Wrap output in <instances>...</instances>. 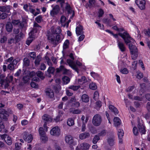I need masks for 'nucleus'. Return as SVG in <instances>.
Segmentation results:
<instances>
[{
  "label": "nucleus",
  "mask_w": 150,
  "mask_h": 150,
  "mask_svg": "<svg viewBox=\"0 0 150 150\" xmlns=\"http://www.w3.org/2000/svg\"><path fill=\"white\" fill-rule=\"evenodd\" d=\"M55 70V69L54 67H49L47 70V72L49 74V75H48V76L50 77V74H54Z\"/></svg>",
  "instance_id": "nucleus-35"
},
{
  "label": "nucleus",
  "mask_w": 150,
  "mask_h": 150,
  "mask_svg": "<svg viewBox=\"0 0 150 150\" xmlns=\"http://www.w3.org/2000/svg\"><path fill=\"white\" fill-rule=\"evenodd\" d=\"M6 27L7 31L8 32L11 31L13 28L12 25L10 22H8L6 24Z\"/></svg>",
  "instance_id": "nucleus-30"
},
{
  "label": "nucleus",
  "mask_w": 150,
  "mask_h": 150,
  "mask_svg": "<svg viewBox=\"0 0 150 150\" xmlns=\"http://www.w3.org/2000/svg\"><path fill=\"white\" fill-rule=\"evenodd\" d=\"M114 124L115 127H117L120 125L121 121L117 117H115L113 119Z\"/></svg>",
  "instance_id": "nucleus-25"
},
{
  "label": "nucleus",
  "mask_w": 150,
  "mask_h": 150,
  "mask_svg": "<svg viewBox=\"0 0 150 150\" xmlns=\"http://www.w3.org/2000/svg\"><path fill=\"white\" fill-rule=\"evenodd\" d=\"M46 93L47 96L50 98H52L54 96V93L52 90L50 88H48L46 90Z\"/></svg>",
  "instance_id": "nucleus-22"
},
{
  "label": "nucleus",
  "mask_w": 150,
  "mask_h": 150,
  "mask_svg": "<svg viewBox=\"0 0 150 150\" xmlns=\"http://www.w3.org/2000/svg\"><path fill=\"white\" fill-rule=\"evenodd\" d=\"M23 67H27L29 66L30 63V61L29 59L25 57L23 59Z\"/></svg>",
  "instance_id": "nucleus-21"
},
{
  "label": "nucleus",
  "mask_w": 150,
  "mask_h": 150,
  "mask_svg": "<svg viewBox=\"0 0 150 150\" xmlns=\"http://www.w3.org/2000/svg\"><path fill=\"white\" fill-rule=\"evenodd\" d=\"M1 138L4 139L6 142L9 145H11L12 144L11 139L8 135L6 134H4L1 135Z\"/></svg>",
  "instance_id": "nucleus-13"
},
{
  "label": "nucleus",
  "mask_w": 150,
  "mask_h": 150,
  "mask_svg": "<svg viewBox=\"0 0 150 150\" xmlns=\"http://www.w3.org/2000/svg\"><path fill=\"white\" fill-rule=\"evenodd\" d=\"M42 120L44 122H51L52 120V118L49 115L47 114H44L42 117Z\"/></svg>",
  "instance_id": "nucleus-19"
},
{
  "label": "nucleus",
  "mask_w": 150,
  "mask_h": 150,
  "mask_svg": "<svg viewBox=\"0 0 150 150\" xmlns=\"http://www.w3.org/2000/svg\"><path fill=\"white\" fill-rule=\"evenodd\" d=\"M60 9L59 6L58 5H56L52 9L51 11L50 14L52 17L55 16V15H57L59 12Z\"/></svg>",
  "instance_id": "nucleus-6"
},
{
  "label": "nucleus",
  "mask_w": 150,
  "mask_h": 150,
  "mask_svg": "<svg viewBox=\"0 0 150 150\" xmlns=\"http://www.w3.org/2000/svg\"><path fill=\"white\" fill-rule=\"evenodd\" d=\"M42 60L41 57L40 55H38L35 58L34 63L35 66H38L40 64V62Z\"/></svg>",
  "instance_id": "nucleus-24"
},
{
  "label": "nucleus",
  "mask_w": 150,
  "mask_h": 150,
  "mask_svg": "<svg viewBox=\"0 0 150 150\" xmlns=\"http://www.w3.org/2000/svg\"><path fill=\"white\" fill-rule=\"evenodd\" d=\"M7 69L10 71H13L15 69V67L11 63L8 65Z\"/></svg>",
  "instance_id": "nucleus-37"
},
{
  "label": "nucleus",
  "mask_w": 150,
  "mask_h": 150,
  "mask_svg": "<svg viewBox=\"0 0 150 150\" xmlns=\"http://www.w3.org/2000/svg\"><path fill=\"white\" fill-rule=\"evenodd\" d=\"M24 36L23 33L22 32L18 34L15 37V39L17 41H19L21 39H22Z\"/></svg>",
  "instance_id": "nucleus-31"
},
{
  "label": "nucleus",
  "mask_w": 150,
  "mask_h": 150,
  "mask_svg": "<svg viewBox=\"0 0 150 150\" xmlns=\"http://www.w3.org/2000/svg\"><path fill=\"white\" fill-rule=\"evenodd\" d=\"M45 131L42 127H40L39 130V133L40 136L45 134Z\"/></svg>",
  "instance_id": "nucleus-47"
},
{
  "label": "nucleus",
  "mask_w": 150,
  "mask_h": 150,
  "mask_svg": "<svg viewBox=\"0 0 150 150\" xmlns=\"http://www.w3.org/2000/svg\"><path fill=\"white\" fill-rule=\"evenodd\" d=\"M41 27L36 22H35L34 24V28L32 31H33L34 29L35 31L33 32V34H34V33H36L38 30Z\"/></svg>",
  "instance_id": "nucleus-33"
},
{
  "label": "nucleus",
  "mask_w": 150,
  "mask_h": 150,
  "mask_svg": "<svg viewBox=\"0 0 150 150\" xmlns=\"http://www.w3.org/2000/svg\"><path fill=\"white\" fill-rule=\"evenodd\" d=\"M102 122V117L98 114L95 115L93 117L92 120L93 124L96 126H99L101 124Z\"/></svg>",
  "instance_id": "nucleus-5"
},
{
  "label": "nucleus",
  "mask_w": 150,
  "mask_h": 150,
  "mask_svg": "<svg viewBox=\"0 0 150 150\" xmlns=\"http://www.w3.org/2000/svg\"><path fill=\"white\" fill-rule=\"evenodd\" d=\"M133 132L135 135H137L138 134V132L136 127H134L133 129Z\"/></svg>",
  "instance_id": "nucleus-64"
},
{
  "label": "nucleus",
  "mask_w": 150,
  "mask_h": 150,
  "mask_svg": "<svg viewBox=\"0 0 150 150\" xmlns=\"http://www.w3.org/2000/svg\"><path fill=\"white\" fill-rule=\"evenodd\" d=\"M89 147V145L86 143H82L80 145V148L82 149H88Z\"/></svg>",
  "instance_id": "nucleus-29"
},
{
  "label": "nucleus",
  "mask_w": 150,
  "mask_h": 150,
  "mask_svg": "<svg viewBox=\"0 0 150 150\" xmlns=\"http://www.w3.org/2000/svg\"><path fill=\"white\" fill-rule=\"evenodd\" d=\"M64 84H67L70 81V78L66 76H64L62 79Z\"/></svg>",
  "instance_id": "nucleus-34"
},
{
  "label": "nucleus",
  "mask_w": 150,
  "mask_h": 150,
  "mask_svg": "<svg viewBox=\"0 0 150 150\" xmlns=\"http://www.w3.org/2000/svg\"><path fill=\"white\" fill-rule=\"evenodd\" d=\"M86 81V77L84 76H82L81 79L78 80V82H83L84 83Z\"/></svg>",
  "instance_id": "nucleus-57"
},
{
  "label": "nucleus",
  "mask_w": 150,
  "mask_h": 150,
  "mask_svg": "<svg viewBox=\"0 0 150 150\" xmlns=\"http://www.w3.org/2000/svg\"><path fill=\"white\" fill-rule=\"evenodd\" d=\"M90 136V134L88 132H86L80 134L79 137L81 139H83L88 137Z\"/></svg>",
  "instance_id": "nucleus-26"
},
{
  "label": "nucleus",
  "mask_w": 150,
  "mask_h": 150,
  "mask_svg": "<svg viewBox=\"0 0 150 150\" xmlns=\"http://www.w3.org/2000/svg\"><path fill=\"white\" fill-rule=\"evenodd\" d=\"M80 105V103L78 101H77L76 100L75 101H74V102L72 103L71 106L72 107L78 108L79 106Z\"/></svg>",
  "instance_id": "nucleus-45"
},
{
  "label": "nucleus",
  "mask_w": 150,
  "mask_h": 150,
  "mask_svg": "<svg viewBox=\"0 0 150 150\" xmlns=\"http://www.w3.org/2000/svg\"><path fill=\"white\" fill-rule=\"evenodd\" d=\"M69 56L71 59H68L67 60V63L70 67L78 73V69L77 67L75 62L74 61V57L73 54L72 53H70Z\"/></svg>",
  "instance_id": "nucleus-3"
},
{
  "label": "nucleus",
  "mask_w": 150,
  "mask_h": 150,
  "mask_svg": "<svg viewBox=\"0 0 150 150\" xmlns=\"http://www.w3.org/2000/svg\"><path fill=\"white\" fill-rule=\"evenodd\" d=\"M102 21L104 23H105L108 26L111 27L112 25L110 24V19L107 18H104L102 20Z\"/></svg>",
  "instance_id": "nucleus-40"
},
{
  "label": "nucleus",
  "mask_w": 150,
  "mask_h": 150,
  "mask_svg": "<svg viewBox=\"0 0 150 150\" xmlns=\"http://www.w3.org/2000/svg\"><path fill=\"white\" fill-rule=\"evenodd\" d=\"M0 114L1 115H6L8 116V112L3 108L0 109Z\"/></svg>",
  "instance_id": "nucleus-41"
},
{
  "label": "nucleus",
  "mask_w": 150,
  "mask_h": 150,
  "mask_svg": "<svg viewBox=\"0 0 150 150\" xmlns=\"http://www.w3.org/2000/svg\"><path fill=\"white\" fill-rule=\"evenodd\" d=\"M98 13L99 14L98 17H101L103 16V15L104 13V12L102 9H100L99 10Z\"/></svg>",
  "instance_id": "nucleus-59"
},
{
  "label": "nucleus",
  "mask_w": 150,
  "mask_h": 150,
  "mask_svg": "<svg viewBox=\"0 0 150 150\" xmlns=\"http://www.w3.org/2000/svg\"><path fill=\"white\" fill-rule=\"evenodd\" d=\"M10 6H0V11L2 12H6L8 13H10Z\"/></svg>",
  "instance_id": "nucleus-16"
},
{
  "label": "nucleus",
  "mask_w": 150,
  "mask_h": 150,
  "mask_svg": "<svg viewBox=\"0 0 150 150\" xmlns=\"http://www.w3.org/2000/svg\"><path fill=\"white\" fill-rule=\"evenodd\" d=\"M134 86H130L127 89V91L128 92H130L132 91L134 89Z\"/></svg>",
  "instance_id": "nucleus-63"
},
{
  "label": "nucleus",
  "mask_w": 150,
  "mask_h": 150,
  "mask_svg": "<svg viewBox=\"0 0 150 150\" xmlns=\"http://www.w3.org/2000/svg\"><path fill=\"white\" fill-rule=\"evenodd\" d=\"M76 32L78 36L83 34L84 32L82 26L79 25L76 28Z\"/></svg>",
  "instance_id": "nucleus-18"
},
{
  "label": "nucleus",
  "mask_w": 150,
  "mask_h": 150,
  "mask_svg": "<svg viewBox=\"0 0 150 150\" xmlns=\"http://www.w3.org/2000/svg\"><path fill=\"white\" fill-rule=\"evenodd\" d=\"M88 3V4L87 3L85 5V6L86 8H87L88 7L91 8L93 6H95L96 1L95 0H89Z\"/></svg>",
  "instance_id": "nucleus-23"
},
{
  "label": "nucleus",
  "mask_w": 150,
  "mask_h": 150,
  "mask_svg": "<svg viewBox=\"0 0 150 150\" xmlns=\"http://www.w3.org/2000/svg\"><path fill=\"white\" fill-rule=\"evenodd\" d=\"M118 35L120 36L124 40L125 43L128 45V43L131 42H133L134 41L129 35V34L126 32H124L123 33H119Z\"/></svg>",
  "instance_id": "nucleus-2"
},
{
  "label": "nucleus",
  "mask_w": 150,
  "mask_h": 150,
  "mask_svg": "<svg viewBox=\"0 0 150 150\" xmlns=\"http://www.w3.org/2000/svg\"><path fill=\"white\" fill-rule=\"evenodd\" d=\"M91 74L94 78H96L99 77V75L98 74L93 71L91 73Z\"/></svg>",
  "instance_id": "nucleus-62"
},
{
  "label": "nucleus",
  "mask_w": 150,
  "mask_h": 150,
  "mask_svg": "<svg viewBox=\"0 0 150 150\" xmlns=\"http://www.w3.org/2000/svg\"><path fill=\"white\" fill-rule=\"evenodd\" d=\"M8 16V14L6 13H1L0 12V19H4L7 17Z\"/></svg>",
  "instance_id": "nucleus-38"
},
{
  "label": "nucleus",
  "mask_w": 150,
  "mask_h": 150,
  "mask_svg": "<svg viewBox=\"0 0 150 150\" xmlns=\"http://www.w3.org/2000/svg\"><path fill=\"white\" fill-rule=\"evenodd\" d=\"M81 99L82 102L85 103L88 102L89 100L88 96L86 94H83L82 96Z\"/></svg>",
  "instance_id": "nucleus-28"
},
{
  "label": "nucleus",
  "mask_w": 150,
  "mask_h": 150,
  "mask_svg": "<svg viewBox=\"0 0 150 150\" xmlns=\"http://www.w3.org/2000/svg\"><path fill=\"white\" fill-rule=\"evenodd\" d=\"M35 31V29L33 31H31L29 33V37L28 38V40L26 42V44L28 45H29L30 43L32 42L34 39V35H33V32Z\"/></svg>",
  "instance_id": "nucleus-15"
},
{
  "label": "nucleus",
  "mask_w": 150,
  "mask_h": 150,
  "mask_svg": "<svg viewBox=\"0 0 150 150\" xmlns=\"http://www.w3.org/2000/svg\"><path fill=\"white\" fill-rule=\"evenodd\" d=\"M61 32V30L59 27H58L55 29L52 28L51 32L53 34H59Z\"/></svg>",
  "instance_id": "nucleus-27"
},
{
  "label": "nucleus",
  "mask_w": 150,
  "mask_h": 150,
  "mask_svg": "<svg viewBox=\"0 0 150 150\" xmlns=\"http://www.w3.org/2000/svg\"><path fill=\"white\" fill-rule=\"evenodd\" d=\"M28 55L33 58V59L35 58L36 57V53L35 52H32L28 54Z\"/></svg>",
  "instance_id": "nucleus-52"
},
{
  "label": "nucleus",
  "mask_w": 150,
  "mask_h": 150,
  "mask_svg": "<svg viewBox=\"0 0 150 150\" xmlns=\"http://www.w3.org/2000/svg\"><path fill=\"white\" fill-rule=\"evenodd\" d=\"M118 46L121 51L124 52L125 50V47L124 43L121 41L120 39H117Z\"/></svg>",
  "instance_id": "nucleus-14"
},
{
  "label": "nucleus",
  "mask_w": 150,
  "mask_h": 150,
  "mask_svg": "<svg viewBox=\"0 0 150 150\" xmlns=\"http://www.w3.org/2000/svg\"><path fill=\"white\" fill-rule=\"evenodd\" d=\"M63 38V35L61 34H57L55 39L54 36L52 34H51L48 36L47 38L49 42H51L54 46H56L59 43H60Z\"/></svg>",
  "instance_id": "nucleus-1"
},
{
  "label": "nucleus",
  "mask_w": 150,
  "mask_h": 150,
  "mask_svg": "<svg viewBox=\"0 0 150 150\" xmlns=\"http://www.w3.org/2000/svg\"><path fill=\"white\" fill-rule=\"evenodd\" d=\"M61 112V111L60 110L59 111V114L58 116L54 119L56 122H57L61 120L60 118L62 117V115L60 114Z\"/></svg>",
  "instance_id": "nucleus-46"
},
{
  "label": "nucleus",
  "mask_w": 150,
  "mask_h": 150,
  "mask_svg": "<svg viewBox=\"0 0 150 150\" xmlns=\"http://www.w3.org/2000/svg\"><path fill=\"white\" fill-rule=\"evenodd\" d=\"M23 137L24 140L28 142V143L30 142L33 139L32 135L31 134H28L26 132H24L23 134Z\"/></svg>",
  "instance_id": "nucleus-9"
},
{
  "label": "nucleus",
  "mask_w": 150,
  "mask_h": 150,
  "mask_svg": "<svg viewBox=\"0 0 150 150\" xmlns=\"http://www.w3.org/2000/svg\"><path fill=\"white\" fill-rule=\"evenodd\" d=\"M65 141L67 143L70 145H74L75 144L73 137L70 135H68L65 136Z\"/></svg>",
  "instance_id": "nucleus-8"
},
{
  "label": "nucleus",
  "mask_w": 150,
  "mask_h": 150,
  "mask_svg": "<svg viewBox=\"0 0 150 150\" xmlns=\"http://www.w3.org/2000/svg\"><path fill=\"white\" fill-rule=\"evenodd\" d=\"M35 20L38 23H40L42 20V16L41 15L35 18Z\"/></svg>",
  "instance_id": "nucleus-53"
},
{
  "label": "nucleus",
  "mask_w": 150,
  "mask_h": 150,
  "mask_svg": "<svg viewBox=\"0 0 150 150\" xmlns=\"http://www.w3.org/2000/svg\"><path fill=\"white\" fill-rule=\"evenodd\" d=\"M79 88V86H75L74 85H71L69 86L68 88L70 89H71L74 91H76L78 90Z\"/></svg>",
  "instance_id": "nucleus-51"
},
{
  "label": "nucleus",
  "mask_w": 150,
  "mask_h": 150,
  "mask_svg": "<svg viewBox=\"0 0 150 150\" xmlns=\"http://www.w3.org/2000/svg\"><path fill=\"white\" fill-rule=\"evenodd\" d=\"M138 127L140 133L143 134H145V133L146 130L145 127L143 125H142L140 123H139L138 125Z\"/></svg>",
  "instance_id": "nucleus-20"
},
{
  "label": "nucleus",
  "mask_w": 150,
  "mask_h": 150,
  "mask_svg": "<svg viewBox=\"0 0 150 150\" xmlns=\"http://www.w3.org/2000/svg\"><path fill=\"white\" fill-rule=\"evenodd\" d=\"M109 108L111 111L113 112L115 115L118 113V111L117 109L112 105H110L109 106Z\"/></svg>",
  "instance_id": "nucleus-32"
},
{
  "label": "nucleus",
  "mask_w": 150,
  "mask_h": 150,
  "mask_svg": "<svg viewBox=\"0 0 150 150\" xmlns=\"http://www.w3.org/2000/svg\"><path fill=\"white\" fill-rule=\"evenodd\" d=\"M129 47L132 56V58L133 59H135L138 57V50L136 46L131 44L128 45Z\"/></svg>",
  "instance_id": "nucleus-4"
},
{
  "label": "nucleus",
  "mask_w": 150,
  "mask_h": 150,
  "mask_svg": "<svg viewBox=\"0 0 150 150\" xmlns=\"http://www.w3.org/2000/svg\"><path fill=\"white\" fill-rule=\"evenodd\" d=\"M100 139L99 136L98 135H96L95 136L93 140V142L94 144H96L97 142Z\"/></svg>",
  "instance_id": "nucleus-48"
},
{
  "label": "nucleus",
  "mask_w": 150,
  "mask_h": 150,
  "mask_svg": "<svg viewBox=\"0 0 150 150\" xmlns=\"http://www.w3.org/2000/svg\"><path fill=\"white\" fill-rule=\"evenodd\" d=\"M99 96V94L98 92L97 91H95L94 94V99L96 100L98 98Z\"/></svg>",
  "instance_id": "nucleus-55"
},
{
  "label": "nucleus",
  "mask_w": 150,
  "mask_h": 150,
  "mask_svg": "<svg viewBox=\"0 0 150 150\" xmlns=\"http://www.w3.org/2000/svg\"><path fill=\"white\" fill-rule=\"evenodd\" d=\"M67 124L69 126L73 125L74 124V120L72 119H69L67 120Z\"/></svg>",
  "instance_id": "nucleus-44"
},
{
  "label": "nucleus",
  "mask_w": 150,
  "mask_h": 150,
  "mask_svg": "<svg viewBox=\"0 0 150 150\" xmlns=\"http://www.w3.org/2000/svg\"><path fill=\"white\" fill-rule=\"evenodd\" d=\"M124 134V131L122 129H119L118 130V135L119 138V143H122V138L123 137Z\"/></svg>",
  "instance_id": "nucleus-17"
},
{
  "label": "nucleus",
  "mask_w": 150,
  "mask_h": 150,
  "mask_svg": "<svg viewBox=\"0 0 150 150\" xmlns=\"http://www.w3.org/2000/svg\"><path fill=\"white\" fill-rule=\"evenodd\" d=\"M114 139L112 138H109L108 140V143L110 146H112L114 145Z\"/></svg>",
  "instance_id": "nucleus-49"
},
{
  "label": "nucleus",
  "mask_w": 150,
  "mask_h": 150,
  "mask_svg": "<svg viewBox=\"0 0 150 150\" xmlns=\"http://www.w3.org/2000/svg\"><path fill=\"white\" fill-rule=\"evenodd\" d=\"M7 38L6 36H3L1 37L0 42L1 43H4L6 41Z\"/></svg>",
  "instance_id": "nucleus-58"
},
{
  "label": "nucleus",
  "mask_w": 150,
  "mask_h": 150,
  "mask_svg": "<svg viewBox=\"0 0 150 150\" xmlns=\"http://www.w3.org/2000/svg\"><path fill=\"white\" fill-rule=\"evenodd\" d=\"M20 60L18 59H15L13 60L12 62L11 63L15 66L16 67V65L17 63L19 62Z\"/></svg>",
  "instance_id": "nucleus-60"
},
{
  "label": "nucleus",
  "mask_w": 150,
  "mask_h": 150,
  "mask_svg": "<svg viewBox=\"0 0 150 150\" xmlns=\"http://www.w3.org/2000/svg\"><path fill=\"white\" fill-rule=\"evenodd\" d=\"M36 74L38 77L41 78L42 79H44L45 77L43 76V73L42 71H38Z\"/></svg>",
  "instance_id": "nucleus-36"
},
{
  "label": "nucleus",
  "mask_w": 150,
  "mask_h": 150,
  "mask_svg": "<svg viewBox=\"0 0 150 150\" xmlns=\"http://www.w3.org/2000/svg\"><path fill=\"white\" fill-rule=\"evenodd\" d=\"M40 70H44L46 68V66L44 63H42L40 64Z\"/></svg>",
  "instance_id": "nucleus-61"
},
{
  "label": "nucleus",
  "mask_w": 150,
  "mask_h": 150,
  "mask_svg": "<svg viewBox=\"0 0 150 150\" xmlns=\"http://www.w3.org/2000/svg\"><path fill=\"white\" fill-rule=\"evenodd\" d=\"M24 83H27L30 79V77L29 76H24L23 78Z\"/></svg>",
  "instance_id": "nucleus-54"
},
{
  "label": "nucleus",
  "mask_w": 150,
  "mask_h": 150,
  "mask_svg": "<svg viewBox=\"0 0 150 150\" xmlns=\"http://www.w3.org/2000/svg\"><path fill=\"white\" fill-rule=\"evenodd\" d=\"M65 10L67 11L68 14H71L72 13V15L70 18H71L74 16V12L72 10V8L71 7L70 5L68 3H65Z\"/></svg>",
  "instance_id": "nucleus-11"
},
{
  "label": "nucleus",
  "mask_w": 150,
  "mask_h": 150,
  "mask_svg": "<svg viewBox=\"0 0 150 150\" xmlns=\"http://www.w3.org/2000/svg\"><path fill=\"white\" fill-rule=\"evenodd\" d=\"M22 145L21 143H16L15 144V150H19L21 149V146Z\"/></svg>",
  "instance_id": "nucleus-56"
},
{
  "label": "nucleus",
  "mask_w": 150,
  "mask_h": 150,
  "mask_svg": "<svg viewBox=\"0 0 150 150\" xmlns=\"http://www.w3.org/2000/svg\"><path fill=\"white\" fill-rule=\"evenodd\" d=\"M90 88L92 90H95L97 88V86L95 83H92L89 86Z\"/></svg>",
  "instance_id": "nucleus-43"
},
{
  "label": "nucleus",
  "mask_w": 150,
  "mask_h": 150,
  "mask_svg": "<svg viewBox=\"0 0 150 150\" xmlns=\"http://www.w3.org/2000/svg\"><path fill=\"white\" fill-rule=\"evenodd\" d=\"M5 76L4 74H0V83L1 85H4V83L5 81L4 79Z\"/></svg>",
  "instance_id": "nucleus-42"
},
{
  "label": "nucleus",
  "mask_w": 150,
  "mask_h": 150,
  "mask_svg": "<svg viewBox=\"0 0 150 150\" xmlns=\"http://www.w3.org/2000/svg\"><path fill=\"white\" fill-rule=\"evenodd\" d=\"M50 133L52 135L58 136L60 134V129L58 127H55L51 129Z\"/></svg>",
  "instance_id": "nucleus-7"
},
{
  "label": "nucleus",
  "mask_w": 150,
  "mask_h": 150,
  "mask_svg": "<svg viewBox=\"0 0 150 150\" xmlns=\"http://www.w3.org/2000/svg\"><path fill=\"white\" fill-rule=\"evenodd\" d=\"M56 70V72L57 73H59L61 71H63V73L64 74H68L69 73V70L65 69L63 65L60 66L59 68H57Z\"/></svg>",
  "instance_id": "nucleus-12"
},
{
  "label": "nucleus",
  "mask_w": 150,
  "mask_h": 150,
  "mask_svg": "<svg viewBox=\"0 0 150 150\" xmlns=\"http://www.w3.org/2000/svg\"><path fill=\"white\" fill-rule=\"evenodd\" d=\"M135 3L137 5L141 10L145 8L146 2L144 0H136Z\"/></svg>",
  "instance_id": "nucleus-10"
},
{
  "label": "nucleus",
  "mask_w": 150,
  "mask_h": 150,
  "mask_svg": "<svg viewBox=\"0 0 150 150\" xmlns=\"http://www.w3.org/2000/svg\"><path fill=\"white\" fill-rule=\"evenodd\" d=\"M69 41L68 40H66L64 42L63 45V48L66 49L69 47Z\"/></svg>",
  "instance_id": "nucleus-39"
},
{
  "label": "nucleus",
  "mask_w": 150,
  "mask_h": 150,
  "mask_svg": "<svg viewBox=\"0 0 150 150\" xmlns=\"http://www.w3.org/2000/svg\"><path fill=\"white\" fill-rule=\"evenodd\" d=\"M71 113L74 114H79L81 113V111L79 109L71 110L70 111Z\"/></svg>",
  "instance_id": "nucleus-50"
}]
</instances>
